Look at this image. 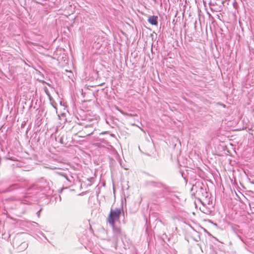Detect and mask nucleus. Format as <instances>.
I'll return each instance as SVG.
<instances>
[{
  "label": "nucleus",
  "mask_w": 254,
  "mask_h": 254,
  "mask_svg": "<svg viewBox=\"0 0 254 254\" xmlns=\"http://www.w3.org/2000/svg\"><path fill=\"white\" fill-rule=\"evenodd\" d=\"M191 190L195 191L193 193L194 195L200 201H201L202 198H206L208 196L206 189L203 187L202 184L199 183H195L192 186Z\"/></svg>",
  "instance_id": "obj_1"
},
{
  "label": "nucleus",
  "mask_w": 254,
  "mask_h": 254,
  "mask_svg": "<svg viewBox=\"0 0 254 254\" xmlns=\"http://www.w3.org/2000/svg\"><path fill=\"white\" fill-rule=\"evenodd\" d=\"M122 213H124L123 208L122 209L116 208L114 209H111L108 217V222L111 226L115 224L116 221L120 219Z\"/></svg>",
  "instance_id": "obj_2"
},
{
  "label": "nucleus",
  "mask_w": 254,
  "mask_h": 254,
  "mask_svg": "<svg viewBox=\"0 0 254 254\" xmlns=\"http://www.w3.org/2000/svg\"><path fill=\"white\" fill-rule=\"evenodd\" d=\"M148 184L156 188L161 189V191L164 192H171V189L166 185L159 181H149Z\"/></svg>",
  "instance_id": "obj_3"
},
{
  "label": "nucleus",
  "mask_w": 254,
  "mask_h": 254,
  "mask_svg": "<svg viewBox=\"0 0 254 254\" xmlns=\"http://www.w3.org/2000/svg\"><path fill=\"white\" fill-rule=\"evenodd\" d=\"M113 228L114 235L118 238L123 239V237H126L125 232L123 231L121 228L116 227L115 224L113 226H111Z\"/></svg>",
  "instance_id": "obj_4"
},
{
  "label": "nucleus",
  "mask_w": 254,
  "mask_h": 254,
  "mask_svg": "<svg viewBox=\"0 0 254 254\" xmlns=\"http://www.w3.org/2000/svg\"><path fill=\"white\" fill-rule=\"evenodd\" d=\"M148 22L152 25H157L158 16L155 15L149 16L148 18Z\"/></svg>",
  "instance_id": "obj_5"
},
{
  "label": "nucleus",
  "mask_w": 254,
  "mask_h": 254,
  "mask_svg": "<svg viewBox=\"0 0 254 254\" xmlns=\"http://www.w3.org/2000/svg\"><path fill=\"white\" fill-rule=\"evenodd\" d=\"M117 109L118 110V111H119L122 115H126V116H130V117H131L132 115V114H129V113H127L126 112H125L124 111L120 109L118 107L117 108Z\"/></svg>",
  "instance_id": "obj_6"
},
{
  "label": "nucleus",
  "mask_w": 254,
  "mask_h": 254,
  "mask_svg": "<svg viewBox=\"0 0 254 254\" xmlns=\"http://www.w3.org/2000/svg\"><path fill=\"white\" fill-rule=\"evenodd\" d=\"M60 174L63 176L64 178H65L67 181L69 182L70 183H71L72 180H71L66 175H65L64 173L61 172L60 173Z\"/></svg>",
  "instance_id": "obj_7"
},
{
  "label": "nucleus",
  "mask_w": 254,
  "mask_h": 254,
  "mask_svg": "<svg viewBox=\"0 0 254 254\" xmlns=\"http://www.w3.org/2000/svg\"><path fill=\"white\" fill-rule=\"evenodd\" d=\"M65 72L67 73V75L68 76V77L70 78H71L73 76L72 72L71 71H68L67 70H65Z\"/></svg>",
  "instance_id": "obj_8"
},
{
  "label": "nucleus",
  "mask_w": 254,
  "mask_h": 254,
  "mask_svg": "<svg viewBox=\"0 0 254 254\" xmlns=\"http://www.w3.org/2000/svg\"><path fill=\"white\" fill-rule=\"evenodd\" d=\"M44 91L45 92V93H46V94L50 97V94L49 92L48 88L47 87H44Z\"/></svg>",
  "instance_id": "obj_9"
},
{
  "label": "nucleus",
  "mask_w": 254,
  "mask_h": 254,
  "mask_svg": "<svg viewBox=\"0 0 254 254\" xmlns=\"http://www.w3.org/2000/svg\"><path fill=\"white\" fill-rule=\"evenodd\" d=\"M107 133V131L102 132L100 133V135L104 134H105V133Z\"/></svg>",
  "instance_id": "obj_10"
},
{
  "label": "nucleus",
  "mask_w": 254,
  "mask_h": 254,
  "mask_svg": "<svg viewBox=\"0 0 254 254\" xmlns=\"http://www.w3.org/2000/svg\"><path fill=\"white\" fill-rule=\"evenodd\" d=\"M98 140L102 141V142H104V139H99Z\"/></svg>",
  "instance_id": "obj_11"
},
{
  "label": "nucleus",
  "mask_w": 254,
  "mask_h": 254,
  "mask_svg": "<svg viewBox=\"0 0 254 254\" xmlns=\"http://www.w3.org/2000/svg\"><path fill=\"white\" fill-rule=\"evenodd\" d=\"M93 133V132L92 131L90 133H89L87 134V135H90L91 134H92Z\"/></svg>",
  "instance_id": "obj_12"
},
{
  "label": "nucleus",
  "mask_w": 254,
  "mask_h": 254,
  "mask_svg": "<svg viewBox=\"0 0 254 254\" xmlns=\"http://www.w3.org/2000/svg\"><path fill=\"white\" fill-rule=\"evenodd\" d=\"M60 142H61V143H62V144H63V139H62V138H61L60 139Z\"/></svg>",
  "instance_id": "obj_13"
},
{
  "label": "nucleus",
  "mask_w": 254,
  "mask_h": 254,
  "mask_svg": "<svg viewBox=\"0 0 254 254\" xmlns=\"http://www.w3.org/2000/svg\"><path fill=\"white\" fill-rule=\"evenodd\" d=\"M41 209H40V210L39 211H38V212L37 213V215H38V216H39V215H40V211H41Z\"/></svg>",
  "instance_id": "obj_14"
},
{
  "label": "nucleus",
  "mask_w": 254,
  "mask_h": 254,
  "mask_svg": "<svg viewBox=\"0 0 254 254\" xmlns=\"http://www.w3.org/2000/svg\"><path fill=\"white\" fill-rule=\"evenodd\" d=\"M52 106H53V107H54L55 108H56V106L55 105V104H54L53 103H52Z\"/></svg>",
  "instance_id": "obj_15"
},
{
  "label": "nucleus",
  "mask_w": 254,
  "mask_h": 254,
  "mask_svg": "<svg viewBox=\"0 0 254 254\" xmlns=\"http://www.w3.org/2000/svg\"><path fill=\"white\" fill-rule=\"evenodd\" d=\"M59 198H60V200H61V197L60 196H59Z\"/></svg>",
  "instance_id": "obj_16"
}]
</instances>
